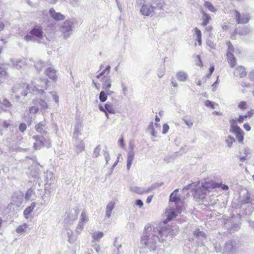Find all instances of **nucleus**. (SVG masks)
<instances>
[{
	"label": "nucleus",
	"instance_id": "obj_1",
	"mask_svg": "<svg viewBox=\"0 0 254 254\" xmlns=\"http://www.w3.org/2000/svg\"><path fill=\"white\" fill-rule=\"evenodd\" d=\"M177 230L170 226H162L158 225L146 226L141 238V243L150 251H155L159 247V243L166 240L168 237L172 238L176 235Z\"/></svg>",
	"mask_w": 254,
	"mask_h": 254
},
{
	"label": "nucleus",
	"instance_id": "obj_2",
	"mask_svg": "<svg viewBox=\"0 0 254 254\" xmlns=\"http://www.w3.org/2000/svg\"><path fill=\"white\" fill-rule=\"evenodd\" d=\"M195 183L189 184L183 188V190L191 189L194 190V197L197 199H203L206 197L207 192H209L217 186L214 181L204 182L202 183L200 186L196 188Z\"/></svg>",
	"mask_w": 254,
	"mask_h": 254
},
{
	"label": "nucleus",
	"instance_id": "obj_3",
	"mask_svg": "<svg viewBox=\"0 0 254 254\" xmlns=\"http://www.w3.org/2000/svg\"><path fill=\"white\" fill-rule=\"evenodd\" d=\"M24 39L27 42H32L39 44H48L49 40L44 33L42 27L36 24L25 35Z\"/></svg>",
	"mask_w": 254,
	"mask_h": 254
},
{
	"label": "nucleus",
	"instance_id": "obj_4",
	"mask_svg": "<svg viewBox=\"0 0 254 254\" xmlns=\"http://www.w3.org/2000/svg\"><path fill=\"white\" fill-rule=\"evenodd\" d=\"M165 5L164 0H152L150 3L142 4L140 11L145 16H152L157 10L162 9Z\"/></svg>",
	"mask_w": 254,
	"mask_h": 254
},
{
	"label": "nucleus",
	"instance_id": "obj_5",
	"mask_svg": "<svg viewBox=\"0 0 254 254\" xmlns=\"http://www.w3.org/2000/svg\"><path fill=\"white\" fill-rule=\"evenodd\" d=\"M49 81L46 78H40L31 83L30 88L36 94L40 95L43 98L46 99V92L44 89L47 90L49 87Z\"/></svg>",
	"mask_w": 254,
	"mask_h": 254
},
{
	"label": "nucleus",
	"instance_id": "obj_6",
	"mask_svg": "<svg viewBox=\"0 0 254 254\" xmlns=\"http://www.w3.org/2000/svg\"><path fill=\"white\" fill-rule=\"evenodd\" d=\"M77 26V23L73 19L66 20L60 27L63 38L66 40L72 34Z\"/></svg>",
	"mask_w": 254,
	"mask_h": 254
},
{
	"label": "nucleus",
	"instance_id": "obj_7",
	"mask_svg": "<svg viewBox=\"0 0 254 254\" xmlns=\"http://www.w3.org/2000/svg\"><path fill=\"white\" fill-rule=\"evenodd\" d=\"M12 91L15 94V97L18 98L22 96H27L32 90L29 85L27 83H22L15 85L12 88Z\"/></svg>",
	"mask_w": 254,
	"mask_h": 254
},
{
	"label": "nucleus",
	"instance_id": "obj_8",
	"mask_svg": "<svg viewBox=\"0 0 254 254\" xmlns=\"http://www.w3.org/2000/svg\"><path fill=\"white\" fill-rule=\"evenodd\" d=\"M32 138L36 141L34 143V148L36 150L40 149L43 146L48 148L51 146V142L49 138L40 135H33Z\"/></svg>",
	"mask_w": 254,
	"mask_h": 254
},
{
	"label": "nucleus",
	"instance_id": "obj_9",
	"mask_svg": "<svg viewBox=\"0 0 254 254\" xmlns=\"http://www.w3.org/2000/svg\"><path fill=\"white\" fill-rule=\"evenodd\" d=\"M178 191L179 189H177L171 193L169 201L171 203L170 204H172V205L177 207V211L178 213H181L182 211V201L180 197L177 195Z\"/></svg>",
	"mask_w": 254,
	"mask_h": 254
},
{
	"label": "nucleus",
	"instance_id": "obj_10",
	"mask_svg": "<svg viewBox=\"0 0 254 254\" xmlns=\"http://www.w3.org/2000/svg\"><path fill=\"white\" fill-rule=\"evenodd\" d=\"M234 12L235 18L237 23L238 24H247L251 19V15L249 12H245L241 13L237 10H235Z\"/></svg>",
	"mask_w": 254,
	"mask_h": 254
},
{
	"label": "nucleus",
	"instance_id": "obj_11",
	"mask_svg": "<svg viewBox=\"0 0 254 254\" xmlns=\"http://www.w3.org/2000/svg\"><path fill=\"white\" fill-rule=\"evenodd\" d=\"M237 243L235 241L229 240L224 246L223 254H234L237 251Z\"/></svg>",
	"mask_w": 254,
	"mask_h": 254
},
{
	"label": "nucleus",
	"instance_id": "obj_12",
	"mask_svg": "<svg viewBox=\"0 0 254 254\" xmlns=\"http://www.w3.org/2000/svg\"><path fill=\"white\" fill-rule=\"evenodd\" d=\"M170 208L167 210L166 213H167V217L166 220H165L163 223V224H161L162 226H166V223L167 221H171L174 218H176L177 214H180V213H178L177 211V207L172 205V204H170ZM169 225H167L168 226Z\"/></svg>",
	"mask_w": 254,
	"mask_h": 254
},
{
	"label": "nucleus",
	"instance_id": "obj_13",
	"mask_svg": "<svg viewBox=\"0 0 254 254\" xmlns=\"http://www.w3.org/2000/svg\"><path fill=\"white\" fill-rule=\"evenodd\" d=\"M45 190L49 191L50 192V187L49 188V187L51 186L54 182L55 177L54 176L53 173L49 170H47L45 173Z\"/></svg>",
	"mask_w": 254,
	"mask_h": 254
},
{
	"label": "nucleus",
	"instance_id": "obj_14",
	"mask_svg": "<svg viewBox=\"0 0 254 254\" xmlns=\"http://www.w3.org/2000/svg\"><path fill=\"white\" fill-rule=\"evenodd\" d=\"M99 109L100 111L103 112H107L111 114H116V110L114 107L113 104L109 102L106 103L104 106L99 105Z\"/></svg>",
	"mask_w": 254,
	"mask_h": 254
},
{
	"label": "nucleus",
	"instance_id": "obj_15",
	"mask_svg": "<svg viewBox=\"0 0 254 254\" xmlns=\"http://www.w3.org/2000/svg\"><path fill=\"white\" fill-rule=\"evenodd\" d=\"M10 63L13 67L17 69L24 68L26 65V63L24 59H11Z\"/></svg>",
	"mask_w": 254,
	"mask_h": 254
},
{
	"label": "nucleus",
	"instance_id": "obj_16",
	"mask_svg": "<svg viewBox=\"0 0 254 254\" xmlns=\"http://www.w3.org/2000/svg\"><path fill=\"white\" fill-rule=\"evenodd\" d=\"M35 130L41 134H46L48 133V127L45 121L41 122L35 127Z\"/></svg>",
	"mask_w": 254,
	"mask_h": 254
},
{
	"label": "nucleus",
	"instance_id": "obj_17",
	"mask_svg": "<svg viewBox=\"0 0 254 254\" xmlns=\"http://www.w3.org/2000/svg\"><path fill=\"white\" fill-rule=\"evenodd\" d=\"M230 132L235 134L240 143H243L244 133L240 127H235V128Z\"/></svg>",
	"mask_w": 254,
	"mask_h": 254
},
{
	"label": "nucleus",
	"instance_id": "obj_18",
	"mask_svg": "<svg viewBox=\"0 0 254 254\" xmlns=\"http://www.w3.org/2000/svg\"><path fill=\"white\" fill-rule=\"evenodd\" d=\"M49 13L51 17L56 21L63 20L65 18L64 15L60 12H56L53 8L50 9Z\"/></svg>",
	"mask_w": 254,
	"mask_h": 254
},
{
	"label": "nucleus",
	"instance_id": "obj_19",
	"mask_svg": "<svg viewBox=\"0 0 254 254\" xmlns=\"http://www.w3.org/2000/svg\"><path fill=\"white\" fill-rule=\"evenodd\" d=\"M45 74L49 79L55 81L57 79V70L52 67H49L45 70Z\"/></svg>",
	"mask_w": 254,
	"mask_h": 254
},
{
	"label": "nucleus",
	"instance_id": "obj_20",
	"mask_svg": "<svg viewBox=\"0 0 254 254\" xmlns=\"http://www.w3.org/2000/svg\"><path fill=\"white\" fill-rule=\"evenodd\" d=\"M112 86V80L110 76H104L102 80V88L110 89Z\"/></svg>",
	"mask_w": 254,
	"mask_h": 254
},
{
	"label": "nucleus",
	"instance_id": "obj_21",
	"mask_svg": "<svg viewBox=\"0 0 254 254\" xmlns=\"http://www.w3.org/2000/svg\"><path fill=\"white\" fill-rule=\"evenodd\" d=\"M32 103L34 105L38 107L39 106L43 109H46L48 107L47 102L43 99L37 98L33 100Z\"/></svg>",
	"mask_w": 254,
	"mask_h": 254
},
{
	"label": "nucleus",
	"instance_id": "obj_22",
	"mask_svg": "<svg viewBox=\"0 0 254 254\" xmlns=\"http://www.w3.org/2000/svg\"><path fill=\"white\" fill-rule=\"evenodd\" d=\"M34 189L30 188L26 192L25 199L26 200H33L36 198V194L34 191Z\"/></svg>",
	"mask_w": 254,
	"mask_h": 254
},
{
	"label": "nucleus",
	"instance_id": "obj_23",
	"mask_svg": "<svg viewBox=\"0 0 254 254\" xmlns=\"http://www.w3.org/2000/svg\"><path fill=\"white\" fill-rule=\"evenodd\" d=\"M11 104L6 99L0 100V113L6 111L10 107Z\"/></svg>",
	"mask_w": 254,
	"mask_h": 254
},
{
	"label": "nucleus",
	"instance_id": "obj_24",
	"mask_svg": "<svg viewBox=\"0 0 254 254\" xmlns=\"http://www.w3.org/2000/svg\"><path fill=\"white\" fill-rule=\"evenodd\" d=\"M129 190L132 192H134L140 194L148 192L147 188H140L137 186H132L130 187Z\"/></svg>",
	"mask_w": 254,
	"mask_h": 254
},
{
	"label": "nucleus",
	"instance_id": "obj_25",
	"mask_svg": "<svg viewBox=\"0 0 254 254\" xmlns=\"http://www.w3.org/2000/svg\"><path fill=\"white\" fill-rule=\"evenodd\" d=\"M36 206L35 202H32L31 205L28 206L24 211L23 214L25 218L27 219L30 218V215L31 212L33 211L34 208Z\"/></svg>",
	"mask_w": 254,
	"mask_h": 254
},
{
	"label": "nucleus",
	"instance_id": "obj_26",
	"mask_svg": "<svg viewBox=\"0 0 254 254\" xmlns=\"http://www.w3.org/2000/svg\"><path fill=\"white\" fill-rule=\"evenodd\" d=\"M193 236L201 241L203 242L206 238V235L203 231H200L199 229H196L193 232Z\"/></svg>",
	"mask_w": 254,
	"mask_h": 254
},
{
	"label": "nucleus",
	"instance_id": "obj_27",
	"mask_svg": "<svg viewBox=\"0 0 254 254\" xmlns=\"http://www.w3.org/2000/svg\"><path fill=\"white\" fill-rule=\"evenodd\" d=\"M115 203L113 201H110L107 204L106 207V217H110L112 211L115 207Z\"/></svg>",
	"mask_w": 254,
	"mask_h": 254
},
{
	"label": "nucleus",
	"instance_id": "obj_28",
	"mask_svg": "<svg viewBox=\"0 0 254 254\" xmlns=\"http://www.w3.org/2000/svg\"><path fill=\"white\" fill-rule=\"evenodd\" d=\"M228 63L231 67H234L236 64V59L232 53H227Z\"/></svg>",
	"mask_w": 254,
	"mask_h": 254
},
{
	"label": "nucleus",
	"instance_id": "obj_29",
	"mask_svg": "<svg viewBox=\"0 0 254 254\" xmlns=\"http://www.w3.org/2000/svg\"><path fill=\"white\" fill-rule=\"evenodd\" d=\"M134 152L128 151L127 153V170H129L130 168V166L132 163V161L134 159Z\"/></svg>",
	"mask_w": 254,
	"mask_h": 254
},
{
	"label": "nucleus",
	"instance_id": "obj_30",
	"mask_svg": "<svg viewBox=\"0 0 254 254\" xmlns=\"http://www.w3.org/2000/svg\"><path fill=\"white\" fill-rule=\"evenodd\" d=\"M66 234L68 237L67 241L70 244H73L77 239V237L73 235L72 231L70 229H66Z\"/></svg>",
	"mask_w": 254,
	"mask_h": 254
},
{
	"label": "nucleus",
	"instance_id": "obj_31",
	"mask_svg": "<svg viewBox=\"0 0 254 254\" xmlns=\"http://www.w3.org/2000/svg\"><path fill=\"white\" fill-rule=\"evenodd\" d=\"M7 77L6 69L3 66L0 65V84L3 83Z\"/></svg>",
	"mask_w": 254,
	"mask_h": 254
},
{
	"label": "nucleus",
	"instance_id": "obj_32",
	"mask_svg": "<svg viewBox=\"0 0 254 254\" xmlns=\"http://www.w3.org/2000/svg\"><path fill=\"white\" fill-rule=\"evenodd\" d=\"M154 126L157 127L159 126V124L157 123H155L154 124L153 122H150L148 127L147 130L149 132H150V134H151L153 138H156L157 137V135L156 133V132L154 128Z\"/></svg>",
	"mask_w": 254,
	"mask_h": 254
},
{
	"label": "nucleus",
	"instance_id": "obj_33",
	"mask_svg": "<svg viewBox=\"0 0 254 254\" xmlns=\"http://www.w3.org/2000/svg\"><path fill=\"white\" fill-rule=\"evenodd\" d=\"M27 229H29V230L30 229V228H29V225L27 223H23V224L18 226L16 229V232L18 234H21L23 233H24Z\"/></svg>",
	"mask_w": 254,
	"mask_h": 254
},
{
	"label": "nucleus",
	"instance_id": "obj_34",
	"mask_svg": "<svg viewBox=\"0 0 254 254\" xmlns=\"http://www.w3.org/2000/svg\"><path fill=\"white\" fill-rule=\"evenodd\" d=\"M177 79L180 81L184 82L188 78V74L184 71H179L176 75Z\"/></svg>",
	"mask_w": 254,
	"mask_h": 254
},
{
	"label": "nucleus",
	"instance_id": "obj_35",
	"mask_svg": "<svg viewBox=\"0 0 254 254\" xmlns=\"http://www.w3.org/2000/svg\"><path fill=\"white\" fill-rule=\"evenodd\" d=\"M202 13L203 15L202 17L203 22L201 24L203 26H205L209 23V21L211 19V17L208 14L204 12L203 11H202Z\"/></svg>",
	"mask_w": 254,
	"mask_h": 254
},
{
	"label": "nucleus",
	"instance_id": "obj_36",
	"mask_svg": "<svg viewBox=\"0 0 254 254\" xmlns=\"http://www.w3.org/2000/svg\"><path fill=\"white\" fill-rule=\"evenodd\" d=\"M237 73L240 77H245L246 74L245 68L243 66H239L236 69Z\"/></svg>",
	"mask_w": 254,
	"mask_h": 254
},
{
	"label": "nucleus",
	"instance_id": "obj_37",
	"mask_svg": "<svg viewBox=\"0 0 254 254\" xmlns=\"http://www.w3.org/2000/svg\"><path fill=\"white\" fill-rule=\"evenodd\" d=\"M30 172L28 173L29 176L34 179H38L39 177V172L37 169H35V168L31 167L30 169Z\"/></svg>",
	"mask_w": 254,
	"mask_h": 254
},
{
	"label": "nucleus",
	"instance_id": "obj_38",
	"mask_svg": "<svg viewBox=\"0 0 254 254\" xmlns=\"http://www.w3.org/2000/svg\"><path fill=\"white\" fill-rule=\"evenodd\" d=\"M225 141L227 144V146L228 148H231L233 143L236 142V139L233 136L231 135H228L227 137H226Z\"/></svg>",
	"mask_w": 254,
	"mask_h": 254
},
{
	"label": "nucleus",
	"instance_id": "obj_39",
	"mask_svg": "<svg viewBox=\"0 0 254 254\" xmlns=\"http://www.w3.org/2000/svg\"><path fill=\"white\" fill-rule=\"evenodd\" d=\"M39 110V108L37 106H34L31 107H30L29 109V117L31 119H34L35 117V115L38 112Z\"/></svg>",
	"mask_w": 254,
	"mask_h": 254
},
{
	"label": "nucleus",
	"instance_id": "obj_40",
	"mask_svg": "<svg viewBox=\"0 0 254 254\" xmlns=\"http://www.w3.org/2000/svg\"><path fill=\"white\" fill-rule=\"evenodd\" d=\"M194 31L196 35V40L197 41L199 45H201V32L197 28L195 27L194 28Z\"/></svg>",
	"mask_w": 254,
	"mask_h": 254
},
{
	"label": "nucleus",
	"instance_id": "obj_41",
	"mask_svg": "<svg viewBox=\"0 0 254 254\" xmlns=\"http://www.w3.org/2000/svg\"><path fill=\"white\" fill-rule=\"evenodd\" d=\"M76 151L79 153L82 151L84 149V143L83 140L79 141L76 144Z\"/></svg>",
	"mask_w": 254,
	"mask_h": 254
},
{
	"label": "nucleus",
	"instance_id": "obj_42",
	"mask_svg": "<svg viewBox=\"0 0 254 254\" xmlns=\"http://www.w3.org/2000/svg\"><path fill=\"white\" fill-rule=\"evenodd\" d=\"M103 236L104 233L102 232H95L92 235L93 239L97 241H99Z\"/></svg>",
	"mask_w": 254,
	"mask_h": 254
},
{
	"label": "nucleus",
	"instance_id": "obj_43",
	"mask_svg": "<svg viewBox=\"0 0 254 254\" xmlns=\"http://www.w3.org/2000/svg\"><path fill=\"white\" fill-rule=\"evenodd\" d=\"M45 64L41 60L38 61L34 64L35 68L38 71H40L45 66Z\"/></svg>",
	"mask_w": 254,
	"mask_h": 254
},
{
	"label": "nucleus",
	"instance_id": "obj_44",
	"mask_svg": "<svg viewBox=\"0 0 254 254\" xmlns=\"http://www.w3.org/2000/svg\"><path fill=\"white\" fill-rule=\"evenodd\" d=\"M163 184L164 183L163 182L157 183L153 184L150 187L147 188L148 192L162 186Z\"/></svg>",
	"mask_w": 254,
	"mask_h": 254
},
{
	"label": "nucleus",
	"instance_id": "obj_45",
	"mask_svg": "<svg viewBox=\"0 0 254 254\" xmlns=\"http://www.w3.org/2000/svg\"><path fill=\"white\" fill-rule=\"evenodd\" d=\"M49 96H50L53 97V99L55 100V102L57 103H58L59 102V96H57L55 92H49L48 93L47 95H45L46 97H47V98L48 101L50 99V98H48Z\"/></svg>",
	"mask_w": 254,
	"mask_h": 254
},
{
	"label": "nucleus",
	"instance_id": "obj_46",
	"mask_svg": "<svg viewBox=\"0 0 254 254\" xmlns=\"http://www.w3.org/2000/svg\"><path fill=\"white\" fill-rule=\"evenodd\" d=\"M213 247H214V249L215 252L217 253H220V254H223L222 247L221 246V245L219 243L217 242L215 243H214Z\"/></svg>",
	"mask_w": 254,
	"mask_h": 254
},
{
	"label": "nucleus",
	"instance_id": "obj_47",
	"mask_svg": "<svg viewBox=\"0 0 254 254\" xmlns=\"http://www.w3.org/2000/svg\"><path fill=\"white\" fill-rule=\"evenodd\" d=\"M107 99V94L105 91H102L99 94V100L101 102H105Z\"/></svg>",
	"mask_w": 254,
	"mask_h": 254
},
{
	"label": "nucleus",
	"instance_id": "obj_48",
	"mask_svg": "<svg viewBox=\"0 0 254 254\" xmlns=\"http://www.w3.org/2000/svg\"><path fill=\"white\" fill-rule=\"evenodd\" d=\"M204 6L211 12H215L216 11V8L214 7L212 4L209 1H206L204 3Z\"/></svg>",
	"mask_w": 254,
	"mask_h": 254
},
{
	"label": "nucleus",
	"instance_id": "obj_49",
	"mask_svg": "<svg viewBox=\"0 0 254 254\" xmlns=\"http://www.w3.org/2000/svg\"><path fill=\"white\" fill-rule=\"evenodd\" d=\"M183 120L189 128L192 127L193 122L191 119L185 118Z\"/></svg>",
	"mask_w": 254,
	"mask_h": 254
},
{
	"label": "nucleus",
	"instance_id": "obj_50",
	"mask_svg": "<svg viewBox=\"0 0 254 254\" xmlns=\"http://www.w3.org/2000/svg\"><path fill=\"white\" fill-rule=\"evenodd\" d=\"M101 150L100 145H99L96 146L94 149L93 153V157L97 158L100 155V152Z\"/></svg>",
	"mask_w": 254,
	"mask_h": 254
},
{
	"label": "nucleus",
	"instance_id": "obj_51",
	"mask_svg": "<svg viewBox=\"0 0 254 254\" xmlns=\"http://www.w3.org/2000/svg\"><path fill=\"white\" fill-rule=\"evenodd\" d=\"M250 32V28L248 27H245L243 28L241 31H239L238 33L241 35H246L248 34Z\"/></svg>",
	"mask_w": 254,
	"mask_h": 254
},
{
	"label": "nucleus",
	"instance_id": "obj_52",
	"mask_svg": "<svg viewBox=\"0 0 254 254\" xmlns=\"http://www.w3.org/2000/svg\"><path fill=\"white\" fill-rule=\"evenodd\" d=\"M121 85L122 94L124 96H126L127 92L128 91V89L125 82L122 81L121 83Z\"/></svg>",
	"mask_w": 254,
	"mask_h": 254
},
{
	"label": "nucleus",
	"instance_id": "obj_53",
	"mask_svg": "<svg viewBox=\"0 0 254 254\" xmlns=\"http://www.w3.org/2000/svg\"><path fill=\"white\" fill-rule=\"evenodd\" d=\"M88 220V218L87 216L86 211L85 210H82L79 221L84 222H87Z\"/></svg>",
	"mask_w": 254,
	"mask_h": 254
},
{
	"label": "nucleus",
	"instance_id": "obj_54",
	"mask_svg": "<svg viewBox=\"0 0 254 254\" xmlns=\"http://www.w3.org/2000/svg\"><path fill=\"white\" fill-rule=\"evenodd\" d=\"M230 132L235 128V127H239L237 125V121L236 119H232L230 121Z\"/></svg>",
	"mask_w": 254,
	"mask_h": 254
},
{
	"label": "nucleus",
	"instance_id": "obj_55",
	"mask_svg": "<svg viewBox=\"0 0 254 254\" xmlns=\"http://www.w3.org/2000/svg\"><path fill=\"white\" fill-rule=\"evenodd\" d=\"M103 155L106 160V165H107L110 160V156L109 152L107 151L106 149L103 150Z\"/></svg>",
	"mask_w": 254,
	"mask_h": 254
},
{
	"label": "nucleus",
	"instance_id": "obj_56",
	"mask_svg": "<svg viewBox=\"0 0 254 254\" xmlns=\"http://www.w3.org/2000/svg\"><path fill=\"white\" fill-rule=\"evenodd\" d=\"M215 183L217 185V186L215 187V189L217 188H221L224 190H227L229 189L228 186L226 185H223L221 183H216L215 182Z\"/></svg>",
	"mask_w": 254,
	"mask_h": 254
},
{
	"label": "nucleus",
	"instance_id": "obj_57",
	"mask_svg": "<svg viewBox=\"0 0 254 254\" xmlns=\"http://www.w3.org/2000/svg\"><path fill=\"white\" fill-rule=\"evenodd\" d=\"M204 104L206 107H210L212 109L215 108V103L210 100H206Z\"/></svg>",
	"mask_w": 254,
	"mask_h": 254
},
{
	"label": "nucleus",
	"instance_id": "obj_58",
	"mask_svg": "<svg viewBox=\"0 0 254 254\" xmlns=\"http://www.w3.org/2000/svg\"><path fill=\"white\" fill-rule=\"evenodd\" d=\"M228 46L227 53H232L234 50V48L231 43L229 41L227 43Z\"/></svg>",
	"mask_w": 254,
	"mask_h": 254
},
{
	"label": "nucleus",
	"instance_id": "obj_59",
	"mask_svg": "<svg viewBox=\"0 0 254 254\" xmlns=\"http://www.w3.org/2000/svg\"><path fill=\"white\" fill-rule=\"evenodd\" d=\"M247 107V104L245 101H241L238 105L239 108L241 109H245Z\"/></svg>",
	"mask_w": 254,
	"mask_h": 254
},
{
	"label": "nucleus",
	"instance_id": "obj_60",
	"mask_svg": "<svg viewBox=\"0 0 254 254\" xmlns=\"http://www.w3.org/2000/svg\"><path fill=\"white\" fill-rule=\"evenodd\" d=\"M165 73V68L164 67H162V68L159 69L157 71V75L159 77L161 78L163 76Z\"/></svg>",
	"mask_w": 254,
	"mask_h": 254
},
{
	"label": "nucleus",
	"instance_id": "obj_61",
	"mask_svg": "<svg viewBox=\"0 0 254 254\" xmlns=\"http://www.w3.org/2000/svg\"><path fill=\"white\" fill-rule=\"evenodd\" d=\"M169 129V126L167 124H164L163 126L162 133L165 134L167 133Z\"/></svg>",
	"mask_w": 254,
	"mask_h": 254
},
{
	"label": "nucleus",
	"instance_id": "obj_62",
	"mask_svg": "<svg viewBox=\"0 0 254 254\" xmlns=\"http://www.w3.org/2000/svg\"><path fill=\"white\" fill-rule=\"evenodd\" d=\"M251 202V198L250 196L247 195L245 198L242 200V203L244 204H247Z\"/></svg>",
	"mask_w": 254,
	"mask_h": 254
},
{
	"label": "nucleus",
	"instance_id": "obj_63",
	"mask_svg": "<svg viewBox=\"0 0 254 254\" xmlns=\"http://www.w3.org/2000/svg\"><path fill=\"white\" fill-rule=\"evenodd\" d=\"M27 126L24 123H21L20 124L19 126V130L23 132L26 129Z\"/></svg>",
	"mask_w": 254,
	"mask_h": 254
},
{
	"label": "nucleus",
	"instance_id": "obj_64",
	"mask_svg": "<svg viewBox=\"0 0 254 254\" xmlns=\"http://www.w3.org/2000/svg\"><path fill=\"white\" fill-rule=\"evenodd\" d=\"M68 1L73 6H77L79 5L78 0H68Z\"/></svg>",
	"mask_w": 254,
	"mask_h": 254
}]
</instances>
